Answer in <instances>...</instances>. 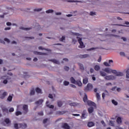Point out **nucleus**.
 <instances>
[{"instance_id": "nucleus-1", "label": "nucleus", "mask_w": 129, "mask_h": 129, "mask_svg": "<svg viewBox=\"0 0 129 129\" xmlns=\"http://www.w3.org/2000/svg\"><path fill=\"white\" fill-rule=\"evenodd\" d=\"M102 71L107 74L116 73V70H112L109 68H106L104 69H102Z\"/></svg>"}, {"instance_id": "nucleus-2", "label": "nucleus", "mask_w": 129, "mask_h": 129, "mask_svg": "<svg viewBox=\"0 0 129 129\" xmlns=\"http://www.w3.org/2000/svg\"><path fill=\"white\" fill-rule=\"evenodd\" d=\"M78 38V42L80 44V46H79V48H83L85 47V46L84 45L83 42L82 41V38L80 37H77Z\"/></svg>"}, {"instance_id": "nucleus-3", "label": "nucleus", "mask_w": 129, "mask_h": 129, "mask_svg": "<svg viewBox=\"0 0 129 129\" xmlns=\"http://www.w3.org/2000/svg\"><path fill=\"white\" fill-rule=\"evenodd\" d=\"M93 88V86L91 84L89 83L86 88H85L84 90L85 91H88L90 90H91L92 88Z\"/></svg>"}, {"instance_id": "nucleus-4", "label": "nucleus", "mask_w": 129, "mask_h": 129, "mask_svg": "<svg viewBox=\"0 0 129 129\" xmlns=\"http://www.w3.org/2000/svg\"><path fill=\"white\" fill-rule=\"evenodd\" d=\"M23 110L24 114H26L28 112V106L27 105H23Z\"/></svg>"}, {"instance_id": "nucleus-5", "label": "nucleus", "mask_w": 129, "mask_h": 129, "mask_svg": "<svg viewBox=\"0 0 129 129\" xmlns=\"http://www.w3.org/2000/svg\"><path fill=\"white\" fill-rule=\"evenodd\" d=\"M104 79L106 80H114L115 77L114 76H106L104 77Z\"/></svg>"}, {"instance_id": "nucleus-6", "label": "nucleus", "mask_w": 129, "mask_h": 129, "mask_svg": "<svg viewBox=\"0 0 129 129\" xmlns=\"http://www.w3.org/2000/svg\"><path fill=\"white\" fill-rule=\"evenodd\" d=\"M86 102L88 103V106L96 107V105L95 102H92L91 101H88Z\"/></svg>"}, {"instance_id": "nucleus-7", "label": "nucleus", "mask_w": 129, "mask_h": 129, "mask_svg": "<svg viewBox=\"0 0 129 129\" xmlns=\"http://www.w3.org/2000/svg\"><path fill=\"white\" fill-rule=\"evenodd\" d=\"M19 128L25 129L27 127V124L25 123H19Z\"/></svg>"}, {"instance_id": "nucleus-8", "label": "nucleus", "mask_w": 129, "mask_h": 129, "mask_svg": "<svg viewBox=\"0 0 129 129\" xmlns=\"http://www.w3.org/2000/svg\"><path fill=\"white\" fill-rule=\"evenodd\" d=\"M48 61H51L52 62H53L54 64H60L59 61L58 60H56L55 59H49V60H48Z\"/></svg>"}, {"instance_id": "nucleus-9", "label": "nucleus", "mask_w": 129, "mask_h": 129, "mask_svg": "<svg viewBox=\"0 0 129 129\" xmlns=\"http://www.w3.org/2000/svg\"><path fill=\"white\" fill-rule=\"evenodd\" d=\"M62 128L64 129H70V126L67 123H64L63 124H62Z\"/></svg>"}, {"instance_id": "nucleus-10", "label": "nucleus", "mask_w": 129, "mask_h": 129, "mask_svg": "<svg viewBox=\"0 0 129 129\" xmlns=\"http://www.w3.org/2000/svg\"><path fill=\"white\" fill-rule=\"evenodd\" d=\"M79 57L80 58H88L89 57V54H85L84 55H79Z\"/></svg>"}, {"instance_id": "nucleus-11", "label": "nucleus", "mask_w": 129, "mask_h": 129, "mask_svg": "<svg viewBox=\"0 0 129 129\" xmlns=\"http://www.w3.org/2000/svg\"><path fill=\"white\" fill-rule=\"evenodd\" d=\"M70 105L71 106L76 107V106H80V103H76V102L70 103Z\"/></svg>"}, {"instance_id": "nucleus-12", "label": "nucleus", "mask_w": 129, "mask_h": 129, "mask_svg": "<svg viewBox=\"0 0 129 129\" xmlns=\"http://www.w3.org/2000/svg\"><path fill=\"white\" fill-rule=\"evenodd\" d=\"M46 106H47V107H49L50 109H53L54 108V106L53 105H49L48 101H47V102H46Z\"/></svg>"}, {"instance_id": "nucleus-13", "label": "nucleus", "mask_w": 129, "mask_h": 129, "mask_svg": "<svg viewBox=\"0 0 129 129\" xmlns=\"http://www.w3.org/2000/svg\"><path fill=\"white\" fill-rule=\"evenodd\" d=\"M33 53H34V54H35V55H46V53L40 52L38 51H34Z\"/></svg>"}, {"instance_id": "nucleus-14", "label": "nucleus", "mask_w": 129, "mask_h": 129, "mask_svg": "<svg viewBox=\"0 0 129 129\" xmlns=\"http://www.w3.org/2000/svg\"><path fill=\"white\" fill-rule=\"evenodd\" d=\"M7 95H8V93L6 92H3V93L2 94V95H1V99H4L5 98H6Z\"/></svg>"}, {"instance_id": "nucleus-15", "label": "nucleus", "mask_w": 129, "mask_h": 129, "mask_svg": "<svg viewBox=\"0 0 129 129\" xmlns=\"http://www.w3.org/2000/svg\"><path fill=\"white\" fill-rule=\"evenodd\" d=\"M43 102V99H40L38 100L37 102H35L36 104H37L38 105L42 104V103Z\"/></svg>"}, {"instance_id": "nucleus-16", "label": "nucleus", "mask_w": 129, "mask_h": 129, "mask_svg": "<svg viewBox=\"0 0 129 129\" xmlns=\"http://www.w3.org/2000/svg\"><path fill=\"white\" fill-rule=\"evenodd\" d=\"M113 74H115L116 76H123V74L121 72H117V71L115 70V73H113Z\"/></svg>"}, {"instance_id": "nucleus-17", "label": "nucleus", "mask_w": 129, "mask_h": 129, "mask_svg": "<svg viewBox=\"0 0 129 129\" xmlns=\"http://www.w3.org/2000/svg\"><path fill=\"white\" fill-rule=\"evenodd\" d=\"M74 84L78 85V86H82V83L81 81L78 80L76 83H74Z\"/></svg>"}, {"instance_id": "nucleus-18", "label": "nucleus", "mask_w": 129, "mask_h": 129, "mask_svg": "<svg viewBox=\"0 0 129 129\" xmlns=\"http://www.w3.org/2000/svg\"><path fill=\"white\" fill-rule=\"evenodd\" d=\"M94 112V108L92 107H90L89 108H88V112L90 114Z\"/></svg>"}, {"instance_id": "nucleus-19", "label": "nucleus", "mask_w": 129, "mask_h": 129, "mask_svg": "<svg viewBox=\"0 0 129 129\" xmlns=\"http://www.w3.org/2000/svg\"><path fill=\"white\" fill-rule=\"evenodd\" d=\"M94 125V123L92 121L89 122L88 123V126L89 127H91Z\"/></svg>"}, {"instance_id": "nucleus-20", "label": "nucleus", "mask_w": 129, "mask_h": 129, "mask_svg": "<svg viewBox=\"0 0 129 129\" xmlns=\"http://www.w3.org/2000/svg\"><path fill=\"white\" fill-rule=\"evenodd\" d=\"M94 70H95V71H99L100 70V66H99V65H98V64L95 66V67H94Z\"/></svg>"}, {"instance_id": "nucleus-21", "label": "nucleus", "mask_w": 129, "mask_h": 129, "mask_svg": "<svg viewBox=\"0 0 129 129\" xmlns=\"http://www.w3.org/2000/svg\"><path fill=\"white\" fill-rule=\"evenodd\" d=\"M36 92H37L38 94H42V92H41V89H40L39 88H37L35 89Z\"/></svg>"}, {"instance_id": "nucleus-22", "label": "nucleus", "mask_w": 129, "mask_h": 129, "mask_svg": "<svg viewBox=\"0 0 129 129\" xmlns=\"http://www.w3.org/2000/svg\"><path fill=\"white\" fill-rule=\"evenodd\" d=\"M78 64L79 67H80V69L81 70H82V71L84 70V68L83 64H82V63H78Z\"/></svg>"}, {"instance_id": "nucleus-23", "label": "nucleus", "mask_w": 129, "mask_h": 129, "mask_svg": "<svg viewBox=\"0 0 129 129\" xmlns=\"http://www.w3.org/2000/svg\"><path fill=\"white\" fill-rule=\"evenodd\" d=\"M116 122H117V124H121V123H122V120L120 117H117V118L116 119Z\"/></svg>"}, {"instance_id": "nucleus-24", "label": "nucleus", "mask_w": 129, "mask_h": 129, "mask_svg": "<svg viewBox=\"0 0 129 129\" xmlns=\"http://www.w3.org/2000/svg\"><path fill=\"white\" fill-rule=\"evenodd\" d=\"M71 83L72 84L76 83L77 81L75 80V79L73 77H71L70 78Z\"/></svg>"}, {"instance_id": "nucleus-25", "label": "nucleus", "mask_w": 129, "mask_h": 129, "mask_svg": "<svg viewBox=\"0 0 129 129\" xmlns=\"http://www.w3.org/2000/svg\"><path fill=\"white\" fill-rule=\"evenodd\" d=\"M84 102L85 103L88 102V98H87V95H86V93H85V96L84 97V99H83Z\"/></svg>"}, {"instance_id": "nucleus-26", "label": "nucleus", "mask_w": 129, "mask_h": 129, "mask_svg": "<svg viewBox=\"0 0 129 129\" xmlns=\"http://www.w3.org/2000/svg\"><path fill=\"white\" fill-rule=\"evenodd\" d=\"M2 110L3 112L8 113V109L6 107H3Z\"/></svg>"}, {"instance_id": "nucleus-27", "label": "nucleus", "mask_w": 129, "mask_h": 129, "mask_svg": "<svg viewBox=\"0 0 129 129\" xmlns=\"http://www.w3.org/2000/svg\"><path fill=\"white\" fill-rule=\"evenodd\" d=\"M100 74L101 76H102V77H105L106 76V73H104V72H103L102 71H100Z\"/></svg>"}, {"instance_id": "nucleus-28", "label": "nucleus", "mask_w": 129, "mask_h": 129, "mask_svg": "<svg viewBox=\"0 0 129 129\" xmlns=\"http://www.w3.org/2000/svg\"><path fill=\"white\" fill-rule=\"evenodd\" d=\"M88 82V78H85L83 80V84H86Z\"/></svg>"}, {"instance_id": "nucleus-29", "label": "nucleus", "mask_w": 129, "mask_h": 129, "mask_svg": "<svg viewBox=\"0 0 129 129\" xmlns=\"http://www.w3.org/2000/svg\"><path fill=\"white\" fill-rule=\"evenodd\" d=\"M20 29H21V30H25V31H29V30H30V29H31V28H25L23 27H20Z\"/></svg>"}, {"instance_id": "nucleus-30", "label": "nucleus", "mask_w": 129, "mask_h": 129, "mask_svg": "<svg viewBox=\"0 0 129 129\" xmlns=\"http://www.w3.org/2000/svg\"><path fill=\"white\" fill-rule=\"evenodd\" d=\"M22 114V113L20 111H17L15 113V115H16L17 116H18L19 115H21Z\"/></svg>"}, {"instance_id": "nucleus-31", "label": "nucleus", "mask_w": 129, "mask_h": 129, "mask_svg": "<svg viewBox=\"0 0 129 129\" xmlns=\"http://www.w3.org/2000/svg\"><path fill=\"white\" fill-rule=\"evenodd\" d=\"M5 122H6V123H7V124H9V123H11V121H10V120L9 118H6V119H5Z\"/></svg>"}, {"instance_id": "nucleus-32", "label": "nucleus", "mask_w": 129, "mask_h": 129, "mask_svg": "<svg viewBox=\"0 0 129 129\" xmlns=\"http://www.w3.org/2000/svg\"><path fill=\"white\" fill-rule=\"evenodd\" d=\"M13 97L11 96H9L8 98H7V101L11 102L12 101Z\"/></svg>"}, {"instance_id": "nucleus-33", "label": "nucleus", "mask_w": 129, "mask_h": 129, "mask_svg": "<svg viewBox=\"0 0 129 129\" xmlns=\"http://www.w3.org/2000/svg\"><path fill=\"white\" fill-rule=\"evenodd\" d=\"M62 104H62V103L61 101H58V102H57V105H58V106L59 107H61Z\"/></svg>"}, {"instance_id": "nucleus-34", "label": "nucleus", "mask_w": 129, "mask_h": 129, "mask_svg": "<svg viewBox=\"0 0 129 129\" xmlns=\"http://www.w3.org/2000/svg\"><path fill=\"white\" fill-rule=\"evenodd\" d=\"M96 98H97V100H98V101H99L100 100V96L99 95V93H96Z\"/></svg>"}, {"instance_id": "nucleus-35", "label": "nucleus", "mask_w": 129, "mask_h": 129, "mask_svg": "<svg viewBox=\"0 0 129 129\" xmlns=\"http://www.w3.org/2000/svg\"><path fill=\"white\" fill-rule=\"evenodd\" d=\"M14 127L15 129H19L20 128V126H19V124H18V123H15L14 124Z\"/></svg>"}, {"instance_id": "nucleus-36", "label": "nucleus", "mask_w": 129, "mask_h": 129, "mask_svg": "<svg viewBox=\"0 0 129 129\" xmlns=\"http://www.w3.org/2000/svg\"><path fill=\"white\" fill-rule=\"evenodd\" d=\"M53 12V10H48L47 11H46V13L47 14L52 13Z\"/></svg>"}, {"instance_id": "nucleus-37", "label": "nucleus", "mask_w": 129, "mask_h": 129, "mask_svg": "<svg viewBox=\"0 0 129 129\" xmlns=\"http://www.w3.org/2000/svg\"><path fill=\"white\" fill-rule=\"evenodd\" d=\"M112 103L113 105H114L115 106H116L117 105H118V102H117L116 101H115L114 100H112Z\"/></svg>"}, {"instance_id": "nucleus-38", "label": "nucleus", "mask_w": 129, "mask_h": 129, "mask_svg": "<svg viewBox=\"0 0 129 129\" xmlns=\"http://www.w3.org/2000/svg\"><path fill=\"white\" fill-rule=\"evenodd\" d=\"M35 94V90L34 89H33L31 90V92H30V95H34Z\"/></svg>"}, {"instance_id": "nucleus-39", "label": "nucleus", "mask_w": 129, "mask_h": 129, "mask_svg": "<svg viewBox=\"0 0 129 129\" xmlns=\"http://www.w3.org/2000/svg\"><path fill=\"white\" fill-rule=\"evenodd\" d=\"M104 65L105 66L107 67L110 66V65L109 64V63H108L107 62H106V61H104Z\"/></svg>"}, {"instance_id": "nucleus-40", "label": "nucleus", "mask_w": 129, "mask_h": 129, "mask_svg": "<svg viewBox=\"0 0 129 129\" xmlns=\"http://www.w3.org/2000/svg\"><path fill=\"white\" fill-rule=\"evenodd\" d=\"M63 69H64V70L66 71H68L70 70V68L67 66H64Z\"/></svg>"}, {"instance_id": "nucleus-41", "label": "nucleus", "mask_w": 129, "mask_h": 129, "mask_svg": "<svg viewBox=\"0 0 129 129\" xmlns=\"http://www.w3.org/2000/svg\"><path fill=\"white\" fill-rule=\"evenodd\" d=\"M69 3H81V2L80 1H72V0H70V1H68Z\"/></svg>"}, {"instance_id": "nucleus-42", "label": "nucleus", "mask_w": 129, "mask_h": 129, "mask_svg": "<svg viewBox=\"0 0 129 129\" xmlns=\"http://www.w3.org/2000/svg\"><path fill=\"white\" fill-rule=\"evenodd\" d=\"M126 78H129V69L126 71Z\"/></svg>"}, {"instance_id": "nucleus-43", "label": "nucleus", "mask_w": 129, "mask_h": 129, "mask_svg": "<svg viewBox=\"0 0 129 129\" xmlns=\"http://www.w3.org/2000/svg\"><path fill=\"white\" fill-rule=\"evenodd\" d=\"M63 40H65V36H62L61 38L59 39L60 41H63Z\"/></svg>"}, {"instance_id": "nucleus-44", "label": "nucleus", "mask_w": 129, "mask_h": 129, "mask_svg": "<svg viewBox=\"0 0 129 129\" xmlns=\"http://www.w3.org/2000/svg\"><path fill=\"white\" fill-rule=\"evenodd\" d=\"M63 84L64 86H67L68 85H69V82L64 81L63 82Z\"/></svg>"}, {"instance_id": "nucleus-45", "label": "nucleus", "mask_w": 129, "mask_h": 129, "mask_svg": "<svg viewBox=\"0 0 129 129\" xmlns=\"http://www.w3.org/2000/svg\"><path fill=\"white\" fill-rule=\"evenodd\" d=\"M9 112H13L14 111V108H10L9 110Z\"/></svg>"}, {"instance_id": "nucleus-46", "label": "nucleus", "mask_w": 129, "mask_h": 129, "mask_svg": "<svg viewBox=\"0 0 129 129\" xmlns=\"http://www.w3.org/2000/svg\"><path fill=\"white\" fill-rule=\"evenodd\" d=\"M42 10V9L40 8V9H35V10H34V11H35V12H40Z\"/></svg>"}, {"instance_id": "nucleus-47", "label": "nucleus", "mask_w": 129, "mask_h": 129, "mask_svg": "<svg viewBox=\"0 0 129 129\" xmlns=\"http://www.w3.org/2000/svg\"><path fill=\"white\" fill-rule=\"evenodd\" d=\"M5 41H6L7 43H10V40L8 38H5L4 39Z\"/></svg>"}, {"instance_id": "nucleus-48", "label": "nucleus", "mask_w": 129, "mask_h": 129, "mask_svg": "<svg viewBox=\"0 0 129 129\" xmlns=\"http://www.w3.org/2000/svg\"><path fill=\"white\" fill-rule=\"evenodd\" d=\"M110 125L113 126L114 125V122L113 121H110Z\"/></svg>"}, {"instance_id": "nucleus-49", "label": "nucleus", "mask_w": 129, "mask_h": 129, "mask_svg": "<svg viewBox=\"0 0 129 129\" xmlns=\"http://www.w3.org/2000/svg\"><path fill=\"white\" fill-rule=\"evenodd\" d=\"M119 55L122 56H125V53L123 52H119Z\"/></svg>"}, {"instance_id": "nucleus-50", "label": "nucleus", "mask_w": 129, "mask_h": 129, "mask_svg": "<svg viewBox=\"0 0 129 129\" xmlns=\"http://www.w3.org/2000/svg\"><path fill=\"white\" fill-rule=\"evenodd\" d=\"M81 118L82 119L86 118L85 113H82Z\"/></svg>"}, {"instance_id": "nucleus-51", "label": "nucleus", "mask_w": 129, "mask_h": 129, "mask_svg": "<svg viewBox=\"0 0 129 129\" xmlns=\"http://www.w3.org/2000/svg\"><path fill=\"white\" fill-rule=\"evenodd\" d=\"M48 120V118H45V119L43 120V123H45L47 122V121Z\"/></svg>"}, {"instance_id": "nucleus-52", "label": "nucleus", "mask_w": 129, "mask_h": 129, "mask_svg": "<svg viewBox=\"0 0 129 129\" xmlns=\"http://www.w3.org/2000/svg\"><path fill=\"white\" fill-rule=\"evenodd\" d=\"M38 115L43 116V112L42 111H41L40 112L38 113Z\"/></svg>"}, {"instance_id": "nucleus-53", "label": "nucleus", "mask_w": 129, "mask_h": 129, "mask_svg": "<svg viewBox=\"0 0 129 129\" xmlns=\"http://www.w3.org/2000/svg\"><path fill=\"white\" fill-rule=\"evenodd\" d=\"M96 49H97V48H90V49H88L87 50L88 51H92V50H95Z\"/></svg>"}, {"instance_id": "nucleus-54", "label": "nucleus", "mask_w": 129, "mask_h": 129, "mask_svg": "<svg viewBox=\"0 0 129 129\" xmlns=\"http://www.w3.org/2000/svg\"><path fill=\"white\" fill-rule=\"evenodd\" d=\"M102 97L103 99H104V98H105V94L104 93H103L102 94Z\"/></svg>"}, {"instance_id": "nucleus-55", "label": "nucleus", "mask_w": 129, "mask_h": 129, "mask_svg": "<svg viewBox=\"0 0 129 129\" xmlns=\"http://www.w3.org/2000/svg\"><path fill=\"white\" fill-rule=\"evenodd\" d=\"M101 123H102V124L103 125H104V126H106L105 123L104 122V121L103 120H102V121H101Z\"/></svg>"}, {"instance_id": "nucleus-56", "label": "nucleus", "mask_w": 129, "mask_h": 129, "mask_svg": "<svg viewBox=\"0 0 129 129\" xmlns=\"http://www.w3.org/2000/svg\"><path fill=\"white\" fill-rule=\"evenodd\" d=\"M95 13H94L93 12H90V16H95Z\"/></svg>"}, {"instance_id": "nucleus-57", "label": "nucleus", "mask_w": 129, "mask_h": 129, "mask_svg": "<svg viewBox=\"0 0 129 129\" xmlns=\"http://www.w3.org/2000/svg\"><path fill=\"white\" fill-rule=\"evenodd\" d=\"M101 60H102V57H101V56H100V57H99L98 59V61L99 62H100L101 61Z\"/></svg>"}, {"instance_id": "nucleus-58", "label": "nucleus", "mask_w": 129, "mask_h": 129, "mask_svg": "<svg viewBox=\"0 0 129 129\" xmlns=\"http://www.w3.org/2000/svg\"><path fill=\"white\" fill-rule=\"evenodd\" d=\"M7 83H8V80H5L4 81H3V84H7Z\"/></svg>"}, {"instance_id": "nucleus-59", "label": "nucleus", "mask_w": 129, "mask_h": 129, "mask_svg": "<svg viewBox=\"0 0 129 129\" xmlns=\"http://www.w3.org/2000/svg\"><path fill=\"white\" fill-rule=\"evenodd\" d=\"M70 86H71V87H72V88H76V86L75 85L71 84Z\"/></svg>"}, {"instance_id": "nucleus-60", "label": "nucleus", "mask_w": 129, "mask_h": 129, "mask_svg": "<svg viewBox=\"0 0 129 129\" xmlns=\"http://www.w3.org/2000/svg\"><path fill=\"white\" fill-rule=\"evenodd\" d=\"M49 98L51 99H53V96L52 94H49Z\"/></svg>"}, {"instance_id": "nucleus-61", "label": "nucleus", "mask_w": 129, "mask_h": 129, "mask_svg": "<svg viewBox=\"0 0 129 129\" xmlns=\"http://www.w3.org/2000/svg\"><path fill=\"white\" fill-rule=\"evenodd\" d=\"M112 85V83H108L106 84V86H110Z\"/></svg>"}, {"instance_id": "nucleus-62", "label": "nucleus", "mask_w": 129, "mask_h": 129, "mask_svg": "<svg viewBox=\"0 0 129 129\" xmlns=\"http://www.w3.org/2000/svg\"><path fill=\"white\" fill-rule=\"evenodd\" d=\"M94 72V70L93 68H91L90 69V73H93V72Z\"/></svg>"}, {"instance_id": "nucleus-63", "label": "nucleus", "mask_w": 129, "mask_h": 129, "mask_svg": "<svg viewBox=\"0 0 129 129\" xmlns=\"http://www.w3.org/2000/svg\"><path fill=\"white\" fill-rule=\"evenodd\" d=\"M7 25L8 26H10L12 25V23H11L10 22H7Z\"/></svg>"}, {"instance_id": "nucleus-64", "label": "nucleus", "mask_w": 129, "mask_h": 129, "mask_svg": "<svg viewBox=\"0 0 129 129\" xmlns=\"http://www.w3.org/2000/svg\"><path fill=\"white\" fill-rule=\"evenodd\" d=\"M10 29H11V28H10V27H8V28H5V31L10 30Z\"/></svg>"}]
</instances>
